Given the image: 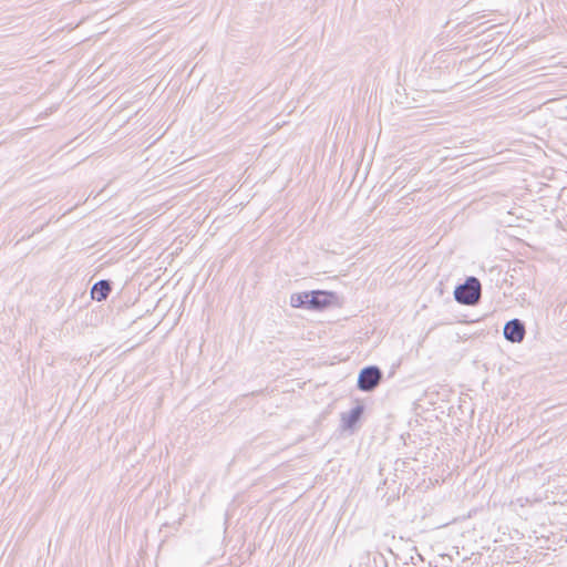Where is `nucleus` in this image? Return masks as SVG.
<instances>
[{"label": "nucleus", "instance_id": "1", "mask_svg": "<svg viewBox=\"0 0 567 567\" xmlns=\"http://www.w3.org/2000/svg\"><path fill=\"white\" fill-rule=\"evenodd\" d=\"M482 292L481 281L474 277H467L463 284L454 289V299L465 306H474L480 301Z\"/></svg>", "mask_w": 567, "mask_h": 567}, {"label": "nucleus", "instance_id": "2", "mask_svg": "<svg viewBox=\"0 0 567 567\" xmlns=\"http://www.w3.org/2000/svg\"><path fill=\"white\" fill-rule=\"evenodd\" d=\"M383 372L378 365H368L360 370L357 388L363 392H372L381 383Z\"/></svg>", "mask_w": 567, "mask_h": 567}, {"label": "nucleus", "instance_id": "3", "mask_svg": "<svg viewBox=\"0 0 567 567\" xmlns=\"http://www.w3.org/2000/svg\"><path fill=\"white\" fill-rule=\"evenodd\" d=\"M339 303V296L328 290L309 291V310H323Z\"/></svg>", "mask_w": 567, "mask_h": 567}, {"label": "nucleus", "instance_id": "4", "mask_svg": "<svg viewBox=\"0 0 567 567\" xmlns=\"http://www.w3.org/2000/svg\"><path fill=\"white\" fill-rule=\"evenodd\" d=\"M525 333V323L520 319H511L505 323L503 328L504 338L512 343L522 342L524 340Z\"/></svg>", "mask_w": 567, "mask_h": 567}, {"label": "nucleus", "instance_id": "5", "mask_svg": "<svg viewBox=\"0 0 567 567\" xmlns=\"http://www.w3.org/2000/svg\"><path fill=\"white\" fill-rule=\"evenodd\" d=\"M364 413V406L357 404L349 412L341 414V427L344 431H353Z\"/></svg>", "mask_w": 567, "mask_h": 567}, {"label": "nucleus", "instance_id": "6", "mask_svg": "<svg viewBox=\"0 0 567 567\" xmlns=\"http://www.w3.org/2000/svg\"><path fill=\"white\" fill-rule=\"evenodd\" d=\"M112 291V282L110 280H99L91 288V297L93 300L103 301Z\"/></svg>", "mask_w": 567, "mask_h": 567}, {"label": "nucleus", "instance_id": "7", "mask_svg": "<svg viewBox=\"0 0 567 567\" xmlns=\"http://www.w3.org/2000/svg\"><path fill=\"white\" fill-rule=\"evenodd\" d=\"M290 305L293 308L309 309V291L292 293Z\"/></svg>", "mask_w": 567, "mask_h": 567}]
</instances>
